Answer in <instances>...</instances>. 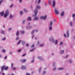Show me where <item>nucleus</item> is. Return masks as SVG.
I'll return each instance as SVG.
<instances>
[{
    "label": "nucleus",
    "instance_id": "obj_42",
    "mask_svg": "<svg viewBox=\"0 0 75 75\" xmlns=\"http://www.w3.org/2000/svg\"><path fill=\"white\" fill-rule=\"evenodd\" d=\"M24 23H25V20H23V23L24 24Z\"/></svg>",
    "mask_w": 75,
    "mask_h": 75
},
{
    "label": "nucleus",
    "instance_id": "obj_2",
    "mask_svg": "<svg viewBox=\"0 0 75 75\" xmlns=\"http://www.w3.org/2000/svg\"><path fill=\"white\" fill-rule=\"evenodd\" d=\"M8 14H9V12L8 10H7L4 14V17L6 18L7 17V16H8Z\"/></svg>",
    "mask_w": 75,
    "mask_h": 75
},
{
    "label": "nucleus",
    "instance_id": "obj_58",
    "mask_svg": "<svg viewBox=\"0 0 75 75\" xmlns=\"http://www.w3.org/2000/svg\"><path fill=\"white\" fill-rule=\"evenodd\" d=\"M40 44V42L38 41V45Z\"/></svg>",
    "mask_w": 75,
    "mask_h": 75
},
{
    "label": "nucleus",
    "instance_id": "obj_16",
    "mask_svg": "<svg viewBox=\"0 0 75 75\" xmlns=\"http://www.w3.org/2000/svg\"><path fill=\"white\" fill-rule=\"evenodd\" d=\"M16 35L17 36L19 35V32H18V31L16 33Z\"/></svg>",
    "mask_w": 75,
    "mask_h": 75
},
{
    "label": "nucleus",
    "instance_id": "obj_53",
    "mask_svg": "<svg viewBox=\"0 0 75 75\" xmlns=\"http://www.w3.org/2000/svg\"><path fill=\"white\" fill-rule=\"evenodd\" d=\"M13 6V5L12 4L11 6H10V7H12V6Z\"/></svg>",
    "mask_w": 75,
    "mask_h": 75
},
{
    "label": "nucleus",
    "instance_id": "obj_61",
    "mask_svg": "<svg viewBox=\"0 0 75 75\" xmlns=\"http://www.w3.org/2000/svg\"><path fill=\"white\" fill-rule=\"evenodd\" d=\"M18 37H17L16 38V40H18Z\"/></svg>",
    "mask_w": 75,
    "mask_h": 75
},
{
    "label": "nucleus",
    "instance_id": "obj_62",
    "mask_svg": "<svg viewBox=\"0 0 75 75\" xmlns=\"http://www.w3.org/2000/svg\"><path fill=\"white\" fill-rule=\"evenodd\" d=\"M54 65H55V63H54L53 64V67H54Z\"/></svg>",
    "mask_w": 75,
    "mask_h": 75
},
{
    "label": "nucleus",
    "instance_id": "obj_37",
    "mask_svg": "<svg viewBox=\"0 0 75 75\" xmlns=\"http://www.w3.org/2000/svg\"><path fill=\"white\" fill-rule=\"evenodd\" d=\"M63 44V43L62 42H61L59 43V45H62Z\"/></svg>",
    "mask_w": 75,
    "mask_h": 75
},
{
    "label": "nucleus",
    "instance_id": "obj_21",
    "mask_svg": "<svg viewBox=\"0 0 75 75\" xmlns=\"http://www.w3.org/2000/svg\"><path fill=\"white\" fill-rule=\"evenodd\" d=\"M64 50H62L60 52V53H61V54H63V53H64Z\"/></svg>",
    "mask_w": 75,
    "mask_h": 75
},
{
    "label": "nucleus",
    "instance_id": "obj_23",
    "mask_svg": "<svg viewBox=\"0 0 75 75\" xmlns=\"http://www.w3.org/2000/svg\"><path fill=\"white\" fill-rule=\"evenodd\" d=\"M64 68H59L58 69L59 70H62V69H63Z\"/></svg>",
    "mask_w": 75,
    "mask_h": 75
},
{
    "label": "nucleus",
    "instance_id": "obj_20",
    "mask_svg": "<svg viewBox=\"0 0 75 75\" xmlns=\"http://www.w3.org/2000/svg\"><path fill=\"white\" fill-rule=\"evenodd\" d=\"M70 26H72V23L71 22L70 23Z\"/></svg>",
    "mask_w": 75,
    "mask_h": 75
},
{
    "label": "nucleus",
    "instance_id": "obj_54",
    "mask_svg": "<svg viewBox=\"0 0 75 75\" xmlns=\"http://www.w3.org/2000/svg\"><path fill=\"white\" fill-rule=\"evenodd\" d=\"M68 57V55H67L66 56V58H67V57Z\"/></svg>",
    "mask_w": 75,
    "mask_h": 75
},
{
    "label": "nucleus",
    "instance_id": "obj_55",
    "mask_svg": "<svg viewBox=\"0 0 75 75\" xmlns=\"http://www.w3.org/2000/svg\"><path fill=\"white\" fill-rule=\"evenodd\" d=\"M34 60H33L31 61V62L33 63V62H34Z\"/></svg>",
    "mask_w": 75,
    "mask_h": 75
},
{
    "label": "nucleus",
    "instance_id": "obj_63",
    "mask_svg": "<svg viewBox=\"0 0 75 75\" xmlns=\"http://www.w3.org/2000/svg\"><path fill=\"white\" fill-rule=\"evenodd\" d=\"M2 75H4V73H3L2 74Z\"/></svg>",
    "mask_w": 75,
    "mask_h": 75
},
{
    "label": "nucleus",
    "instance_id": "obj_17",
    "mask_svg": "<svg viewBox=\"0 0 75 75\" xmlns=\"http://www.w3.org/2000/svg\"><path fill=\"white\" fill-rule=\"evenodd\" d=\"M72 17H73V18H74V17H75V13H73L72 15Z\"/></svg>",
    "mask_w": 75,
    "mask_h": 75
},
{
    "label": "nucleus",
    "instance_id": "obj_5",
    "mask_svg": "<svg viewBox=\"0 0 75 75\" xmlns=\"http://www.w3.org/2000/svg\"><path fill=\"white\" fill-rule=\"evenodd\" d=\"M21 69H26V67L25 66H22L21 67Z\"/></svg>",
    "mask_w": 75,
    "mask_h": 75
},
{
    "label": "nucleus",
    "instance_id": "obj_3",
    "mask_svg": "<svg viewBox=\"0 0 75 75\" xmlns=\"http://www.w3.org/2000/svg\"><path fill=\"white\" fill-rule=\"evenodd\" d=\"M47 17V16L46 15L44 17V16H42L40 17V18L41 20H42V19H43V20H45V18H46Z\"/></svg>",
    "mask_w": 75,
    "mask_h": 75
},
{
    "label": "nucleus",
    "instance_id": "obj_19",
    "mask_svg": "<svg viewBox=\"0 0 75 75\" xmlns=\"http://www.w3.org/2000/svg\"><path fill=\"white\" fill-rule=\"evenodd\" d=\"M22 44H23V45H24V44H25V42H24V41H23L22 42Z\"/></svg>",
    "mask_w": 75,
    "mask_h": 75
},
{
    "label": "nucleus",
    "instance_id": "obj_15",
    "mask_svg": "<svg viewBox=\"0 0 75 75\" xmlns=\"http://www.w3.org/2000/svg\"><path fill=\"white\" fill-rule=\"evenodd\" d=\"M1 34H4V31L2 30L1 32Z\"/></svg>",
    "mask_w": 75,
    "mask_h": 75
},
{
    "label": "nucleus",
    "instance_id": "obj_49",
    "mask_svg": "<svg viewBox=\"0 0 75 75\" xmlns=\"http://www.w3.org/2000/svg\"><path fill=\"white\" fill-rule=\"evenodd\" d=\"M45 73H46V72L45 71L43 72V74H45Z\"/></svg>",
    "mask_w": 75,
    "mask_h": 75
},
{
    "label": "nucleus",
    "instance_id": "obj_60",
    "mask_svg": "<svg viewBox=\"0 0 75 75\" xmlns=\"http://www.w3.org/2000/svg\"><path fill=\"white\" fill-rule=\"evenodd\" d=\"M19 1L20 2H21V1H22V0H20Z\"/></svg>",
    "mask_w": 75,
    "mask_h": 75
},
{
    "label": "nucleus",
    "instance_id": "obj_38",
    "mask_svg": "<svg viewBox=\"0 0 75 75\" xmlns=\"http://www.w3.org/2000/svg\"><path fill=\"white\" fill-rule=\"evenodd\" d=\"M21 49H20L18 50V51L19 52H21Z\"/></svg>",
    "mask_w": 75,
    "mask_h": 75
},
{
    "label": "nucleus",
    "instance_id": "obj_59",
    "mask_svg": "<svg viewBox=\"0 0 75 75\" xmlns=\"http://www.w3.org/2000/svg\"><path fill=\"white\" fill-rule=\"evenodd\" d=\"M26 46L27 47H28V44H26Z\"/></svg>",
    "mask_w": 75,
    "mask_h": 75
},
{
    "label": "nucleus",
    "instance_id": "obj_1",
    "mask_svg": "<svg viewBox=\"0 0 75 75\" xmlns=\"http://www.w3.org/2000/svg\"><path fill=\"white\" fill-rule=\"evenodd\" d=\"M8 69V67H6V66L3 65L1 67V71H3L4 69V70H7V69Z\"/></svg>",
    "mask_w": 75,
    "mask_h": 75
},
{
    "label": "nucleus",
    "instance_id": "obj_34",
    "mask_svg": "<svg viewBox=\"0 0 75 75\" xmlns=\"http://www.w3.org/2000/svg\"><path fill=\"white\" fill-rule=\"evenodd\" d=\"M16 69V67H14L12 69V70H15Z\"/></svg>",
    "mask_w": 75,
    "mask_h": 75
},
{
    "label": "nucleus",
    "instance_id": "obj_18",
    "mask_svg": "<svg viewBox=\"0 0 75 75\" xmlns=\"http://www.w3.org/2000/svg\"><path fill=\"white\" fill-rule=\"evenodd\" d=\"M36 8H40V6H39L37 5L36 6Z\"/></svg>",
    "mask_w": 75,
    "mask_h": 75
},
{
    "label": "nucleus",
    "instance_id": "obj_51",
    "mask_svg": "<svg viewBox=\"0 0 75 75\" xmlns=\"http://www.w3.org/2000/svg\"><path fill=\"white\" fill-rule=\"evenodd\" d=\"M69 61V62H70V63H71V60H70Z\"/></svg>",
    "mask_w": 75,
    "mask_h": 75
},
{
    "label": "nucleus",
    "instance_id": "obj_43",
    "mask_svg": "<svg viewBox=\"0 0 75 75\" xmlns=\"http://www.w3.org/2000/svg\"><path fill=\"white\" fill-rule=\"evenodd\" d=\"M50 30H52V27H50Z\"/></svg>",
    "mask_w": 75,
    "mask_h": 75
},
{
    "label": "nucleus",
    "instance_id": "obj_44",
    "mask_svg": "<svg viewBox=\"0 0 75 75\" xmlns=\"http://www.w3.org/2000/svg\"><path fill=\"white\" fill-rule=\"evenodd\" d=\"M26 75H30V74L29 73H26Z\"/></svg>",
    "mask_w": 75,
    "mask_h": 75
},
{
    "label": "nucleus",
    "instance_id": "obj_50",
    "mask_svg": "<svg viewBox=\"0 0 75 75\" xmlns=\"http://www.w3.org/2000/svg\"><path fill=\"white\" fill-rule=\"evenodd\" d=\"M40 1H41V0H39L38 3H39L40 2Z\"/></svg>",
    "mask_w": 75,
    "mask_h": 75
},
{
    "label": "nucleus",
    "instance_id": "obj_25",
    "mask_svg": "<svg viewBox=\"0 0 75 75\" xmlns=\"http://www.w3.org/2000/svg\"><path fill=\"white\" fill-rule=\"evenodd\" d=\"M21 34H24V33H25L24 31H21Z\"/></svg>",
    "mask_w": 75,
    "mask_h": 75
},
{
    "label": "nucleus",
    "instance_id": "obj_11",
    "mask_svg": "<svg viewBox=\"0 0 75 75\" xmlns=\"http://www.w3.org/2000/svg\"><path fill=\"white\" fill-rule=\"evenodd\" d=\"M26 61V59H24L23 60H22L21 61V62L22 63H23V62H25Z\"/></svg>",
    "mask_w": 75,
    "mask_h": 75
},
{
    "label": "nucleus",
    "instance_id": "obj_57",
    "mask_svg": "<svg viewBox=\"0 0 75 75\" xmlns=\"http://www.w3.org/2000/svg\"><path fill=\"white\" fill-rule=\"evenodd\" d=\"M36 32H37L38 31V30H35Z\"/></svg>",
    "mask_w": 75,
    "mask_h": 75
},
{
    "label": "nucleus",
    "instance_id": "obj_39",
    "mask_svg": "<svg viewBox=\"0 0 75 75\" xmlns=\"http://www.w3.org/2000/svg\"><path fill=\"white\" fill-rule=\"evenodd\" d=\"M26 55V54H25L22 55V57H24V56H25Z\"/></svg>",
    "mask_w": 75,
    "mask_h": 75
},
{
    "label": "nucleus",
    "instance_id": "obj_26",
    "mask_svg": "<svg viewBox=\"0 0 75 75\" xmlns=\"http://www.w3.org/2000/svg\"><path fill=\"white\" fill-rule=\"evenodd\" d=\"M34 31H35V30H33L31 32V34H34Z\"/></svg>",
    "mask_w": 75,
    "mask_h": 75
},
{
    "label": "nucleus",
    "instance_id": "obj_52",
    "mask_svg": "<svg viewBox=\"0 0 75 75\" xmlns=\"http://www.w3.org/2000/svg\"><path fill=\"white\" fill-rule=\"evenodd\" d=\"M38 59H41V57H38Z\"/></svg>",
    "mask_w": 75,
    "mask_h": 75
},
{
    "label": "nucleus",
    "instance_id": "obj_9",
    "mask_svg": "<svg viewBox=\"0 0 75 75\" xmlns=\"http://www.w3.org/2000/svg\"><path fill=\"white\" fill-rule=\"evenodd\" d=\"M67 37H69V32H68V30H67Z\"/></svg>",
    "mask_w": 75,
    "mask_h": 75
},
{
    "label": "nucleus",
    "instance_id": "obj_7",
    "mask_svg": "<svg viewBox=\"0 0 75 75\" xmlns=\"http://www.w3.org/2000/svg\"><path fill=\"white\" fill-rule=\"evenodd\" d=\"M55 1H53L52 7H55Z\"/></svg>",
    "mask_w": 75,
    "mask_h": 75
},
{
    "label": "nucleus",
    "instance_id": "obj_46",
    "mask_svg": "<svg viewBox=\"0 0 75 75\" xmlns=\"http://www.w3.org/2000/svg\"><path fill=\"white\" fill-rule=\"evenodd\" d=\"M53 70L54 71L55 70V69H56V67H54L53 68Z\"/></svg>",
    "mask_w": 75,
    "mask_h": 75
},
{
    "label": "nucleus",
    "instance_id": "obj_36",
    "mask_svg": "<svg viewBox=\"0 0 75 75\" xmlns=\"http://www.w3.org/2000/svg\"><path fill=\"white\" fill-rule=\"evenodd\" d=\"M20 14L21 15V14H23V11H21L20 12Z\"/></svg>",
    "mask_w": 75,
    "mask_h": 75
},
{
    "label": "nucleus",
    "instance_id": "obj_6",
    "mask_svg": "<svg viewBox=\"0 0 75 75\" xmlns=\"http://www.w3.org/2000/svg\"><path fill=\"white\" fill-rule=\"evenodd\" d=\"M37 13H38V11L36 9L35 11V16H36L37 15Z\"/></svg>",
    "mask_w": 75,
    "mask_h": 75
},
{
    "label": "nucleus",
    "instance_id": "obj_10",
    "mask_svg": "<svg viewBox=\"0 0 75 75\" xmlns=\"http://www.w3.org/2000/svg\"><path fill=\"white\" fill-rule=\"evenodd\" d=\"M64 15V12L62 11L60 14V16H63Z\"/></svg>",
    "mask_w": 75,
    "mask_h": 75
},
{
    "label": "nucleus",
    "instance_id": "obj_31",
    "mask_svg": "<svg viewBox=\"0 0 75 75\" xmlns=\"http://www.w3.org/2000/svg\"><path fill=\"white\" fill-rule=\"evenodd\" d=\"M52 21H51L50 23V25H52Z\"/></svg>",
    "mask_w": 75,
    "mask_h": 75
},
{
    "label": "nucleus",
    "instance_id": "obj_8",
    "mask_svg": "<svg viewBox=\"0 0 75 75\" xmlns=\"http://www.w3.org/2000/svg\"><path fill=\"white\" fill-rule=\"evenodd\" d=\"M4 11H2L0 13V14H1V16H3V15H4Z\"/></svg>",
    "mask_w": 75,
    "mask_h": 75
},
{
    "label": "nucleus",
    "instance_id": "obj_45",
    "mask_svg": "<svg viewBox=\"0 0 75 75\" xmlns=\"http://www.w3.org/2000/svg\"><path fill=\"white\" fill-rule=\"evenodd\" d=\"M11 29H12V28H9V31H10V30H11Z\"/></svg>",
    "mask_w": 75,
    "mask_h": 75
},
{
    "label": "nucleus",
    "instance_id": "obj_64",
    "mask_svg": "<svg viewBox=\"0 0 75 75\" xmlns=\"http://www.w3.org/2000/svg\"><path fill=\"white\" fill-rule=\"evenodd\" d=\"M11 75H14V74H11Z\"/></svg>",
    "mask_w": 75,
    "mask_h": 75
},
{
    "label": "nucleus",
    "instance_id": "obj_30",
    "mask_svg": "<svg viewBox=\"0 0 75 75\" xmlns=\"http://www.w3.org/2000/svg\"><path fill=\"white\" fill-rule=\"evenodd\" d=\"M24 11H25V12H26V13L27 12H28V11L25 9H24Z\"/></svg>",
    "mask_w": 75,
    "mask_h": 75
},
{
    "label": "nucleus",
    "instance_id": "obj_28",
    "mask_svg": "<svg viewBox=\"0 0 75 75\" xmlns=\"http://www.w3.org/2000/svg\"><path fill=\"white\" fill-rule=\"evenodd\" d=\"M57 43H58V40H56L55 42V44H57Z\"/></svg>",
    "mask_w": 75,
    "mask_h": 75
},
{
    "label": "nucleus",
    "instance_id": "obj_12",
    "mask_svg": "<svg viewBox=\"0 0 75 75\" xmlns=\"http://www.w3.org/2000/svg\"><path fill=\"white\" fill-rule=\"evenodd\" d=\"M27 20H29V21H31V17H29L27 18Z\"/></svg>",
    "mask_w": 75,
    "mask_h": 75
},
{
    "label": "nucleus",
    "instance_id": "obj_47",
    "mask_svg": "<svg viewBox=\"0 0 75 75\" xmlns=\"http://www.w3.org/2000/svg\"><path fill=\"white\" fill-rule=\"evenodd\" d=\"M64 36L65 37H66V34H64Z\"/></svg>",
    "mask_w": 75,
    "mask_h": 75
},
{
    "label": "nucleus",
    "instance_id": "obj_40",
    "mask_svg": "<svg viewBox=\"0 0 75 75\" xmlns=\"http://www.w3.org/2000/svg\"><path fill=\"white\" fill-rule=\"evenodd\" d=\"M12 17H13V16L11 14L10 16V18H12Z\"/></svg>",
    "mask_w": 75,
    "mask_h": 75
},
{
    "label": "nucleus",
    "instance_id": "obj_29",
    "mask_svg": "<svg viewBox=\"0 0 75 75\" xmlns=\"http://www.w3.org/2000/svg\"><path fill=\"white\" fill-rule=\"evenodd\" d=\"M41 69H42V68L41 67H40V68L39 69V72H41Z\"/></svg>",
    "mask_w": 75,
    "mask_h": 75
},
{
    "label": "nucleus",
    "instance_id": "obj_4",
    "mask_svg": "<svg viewBox=\"0 0 75 75\" xmlns=\"http://www.w3.org/2000/svg\"><path fill=\"white\" fill-rule=\"evenodd\" d=\"M54 11L56 14H59V12L57 10V8H55L54 9Z\"/></svg>",
    "mask_w": 75,
    "mask_h": 75
},
{
    "label": "nucleus",
    "instance_id": "obj_33",
    "mask_svg": "<svg viewBox=\"0 0 75 75\" xmlns=\"http://www.w3.org/2000/svg\"><path fill=\"white\" fill-rule=\"evenodd\" d=\"M3 0H1L0 1V5L1 4V3H2V2H3Z\"/></svg>",
    "mask_w": 75,
    "mask_h": 75
},
{
    "label": "nucleus",
    "instance_id": "obj_27",
    "mask_svg": "<svg viewBox=\"0 0 75 75\" xmlns=\"http://www.w3.org/2000/svg\"><path fill=\"white\" fill-rule=\"evenodd\" d=\"M40 47H43L44 46V44H41L40 45Z\"/></svg>",
    "mask_w": 75,
    "mask_h": 75
},
{
    "label": "nucleus",
    "instance_id": "obj_22",
    "mask_svg": "<svg viewBox=\"0 0 75 75\" xmlns=\"http://www.w3.org/2000/svg\"><path fill=\"white\" fill-rule=\"evenodd\" d=\"M2 52H6V50H2Z\"/></svg>",
    "mask_w": 75,
    "mask_h": 75
},
{
    "label": "nucleus",
    "instance_id": "obj_56",
    "mask_svg": "<svg viewBox=\"0 0 75 75\" xmlns=\"http://www.w3.org/2000/svg\"><path fill=\"white\" fill-rule=\"evenodd\" d=\"M6 58H7V56H5L4 59H6Z\"/></svg>",
    "mask_w": 75,
    "mask_h": 75
},
{
    "label": "nucleus",
    "instance_id": "obj_24",
    "mask_svg": "<svg viewBox=\"0 0 75 75\" xmlns=\"http://www.w3.org/2000/svg\"><path fill=\"white\" fill-rule=\"evenodd\" d=\"M21 40H20L18 43L17 44H19L20 42H21Z\"/></svg>",
    "mask_w": 75,
    "mask_h": 75
},
{
    "label": "nucleus",
    "instance_id": "obj_13",
    "mask_svg": "<svg viewBox=\"0 0 75 75\" xmlns=\"http://www.w3.org/2000/svg\"><path fill=\"white\" fill-rule=\"evenodd\" d=\"M34 20H38V17H35L34 18Z\"/></svg>",
    "mask_w": 75,
    "mask_h": 75
},
{
    "label": "nucleus",
    "instance_id": "obj_48",
    "mask_svg": "<svg viewBox=\"0 0 75 75\" xmlns=\"http://www.w3.org/2000/svg\"><path fill=\"white\" fill-rule=\"evenodd\" d=\"M52 42H54V39H52Z\"/></svg>",
    "mask_w": 75,
    "mask_h": 75
},
{
    "label": "nucleus",
    "instance_id": "obj_35",
    "mask_svg": "<svg viewBox=\"0 0 75 75\" xmlns=\"http://www.w3.org/2000/svg\"><path fill=\"white\" fill-rule=\"evenodd\" d=\"M31 47L32 48H33V47H34V45L33 44L31 46Z\"/></svg>",
    "mask_w": 75,
    "mask_h": 75
},
{
    "label": "nucleus",
    "instance_id": "obj_32",
    "mask_svg": "<svg viewBox=\"0 0 75 75\" xmlns=\"http://www.w3.org/2000/svg\"><path fill=\"white\" fill-rule=\"evenodd\" d=\"M13 65H14V64H13V63H11V68H13Z\"/></svg>",
    "mask_w": 75,
    "mask_h": 75
},
{
    "label": "nucleus",
    "instance_id": "obj_14",
    "mask_svg": "<svg viewBox=\"0 0 75 75\" xmlns=\"http://www.w3.org/2000/svg\"><path fill=\"white\" fill-rule=\"evenodd\" d=\"M35 48H34L33 49H32L30 50V52H32V51H33L34 50H35Z\"/></svg>",
    "mask_w": 75,
    "mask_h": 75
},
{
    "label": "nucleus",
    "instance_id": "obj_41",
    "mask_svg": "<svg viewBox=\"0 0 75 75\" xmlns=\"http://www.w3.org/2000/svg\"><path fill=\"white\" fill-rule=\"evenodd\" d=\"M6 40V38H3L2 40Z\"/></svg>",
    "mask_w": 75,
    "mask_h": 75
}]
</instances>
